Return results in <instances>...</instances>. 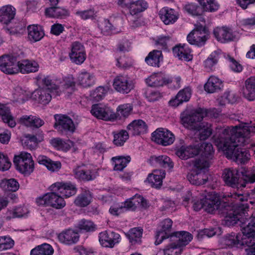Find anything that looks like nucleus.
Wrapping results in <instances>:
<instances>
[{"mask_svg": "<svg viewBox=\"0 0 255 255\" xmlns=\"http://www.w3.org/2000/svg\"><path fill=\"white\" fill-rule=\"evenodd\" d=\"M255 132V126L245 123L231 128L218 127L213 136L214 142L219 149L224 151L226 157L234 158L240 163H245L250 158L246 149L241 148L246 142V138Z\"/></svg>", "mask_w": 255, "mask_h": 255, "instance_id": "1", "label": "nucleus"}, {"mask_svg": "<svg viewBox=\"0 0 255 255\" xmlns=\"http://www.w3.org/2000/svg\"><path fill=\"white\" fill-rule=\"evenodd\" d=\"M232 200L236 202V206L229 212H224L226 214L225 221L228 225H234L238 222L241 223L242 231L244 236H255V224L247 218L249 208L248 193H234L231 194Z\"/></svg>", "mask_w": 255, "mask_h": 255, "instance_id": "2", "label": "nucleus"}, {"mask_svg": "<svg viewBox=\"0 0 255 255\" xmlns=\"http://www.w3.org/2000/svg\"><path fill=\"white\" fill-rule=\"evenodd\" d=\"M203 110L199 109L195 111H185L180 115V122L186 128L196 130L198 129L201 124L204 116Z\"/></svg>", "mask_w": 255, "mask_h": 255, "instance_id": "3", "label": "nucleus"}, {"mask_svg": "<svg viewBox=\"0 0 255 255\" xmlns=\"http://www.w3.org/2000/svg\"><path fill=\"white\" fill-rule=\"evenodd\" d=\"M16 169L25 175H30L34 170V164L31 154L27 152H21L13 158Z\"/></svg>", "mask_w": 255, "mask_h": 255, "instance_id": "4", "label": "nucleus"}, {"mask_svg": "<svg viewBox=\"0 0 255 255\" xmlns=\"http://www.w3.org/2000/svg\"><path fill=\"white\" fill-rule=\"evenodd\" d=\"M58 191H52L36 198V202L39 206H50L57 209H61L66 205L63 198Z\"/></svg>", "mask_w": 255, "mask_h": 255, "instance_id": "5", "label": "nucleus"}, {"mask_svg": "<svg viewBox=\"0 0 255 255\" xmlns=\"http://www.w3.org/2000/svg\"><path fill=\"white\" fill-rule=\"evenodd\" d=\"M55 123L54 127L60 133H73L75 130V126L73 121L68 116L64 115H55Z\"/></svg>", "mask_w": 255, "mask_h": 255, "instance_id": "6", "label": "nucleus"}, {"mask_svg": "<svg viewBox=\"0 0 255 255\" xmlns=\"http://www.w3.org/2000/svg\"><path fill=\"white\" fill-rule=\"evenodd\" d=\"M208 36V31L205 27L201 25L193 30L188 35L187 39L191 44L202 46L205 44Z\"/></svg>", "mask_w": 255, "mask_h": 255, "instance_id": "7", "label": "nucleus"}, {"mask_svg": "<svg viewBox=\"0 0 255 255\" xmlns=\"http://www.w3.org/2000/svg\"><path fill=\"white\" fill-rule=\"evenodd\" d=\"M0 70L7 74H14L19 71L16 58L11 55H4L0 57Z\"/></svg>", "mask_w": 255, "mask_h": 255, "instance_id": "8", "label": "nucleus"}, {"mask_svg": "<svg viewBox=\"0 0 255 255\" xmlns=\"http://www.w3.org/2000/svg\"><path fill=\"white\" fill-rule=\"evenodd\" d=\"M152 139L159 144L167 146L173 143L175 137L170 131L159 128L152 133Z\"/></svg>", "mask_w": 255, "mask_h": 255, "instance_id": "9", "label": "nucleus"}, {"mask_svg": "<svg viewBox=\"0 0 255 255\" xmlns=\"http://www.w3.org/2000/svg\"><path fill=\"white\" fill-rule=\"evenodd\" d=\"M39 80L45 88L50 91L54 97L60 96L62 90L60 89L61 86V81L57 78H53L50 76H41L39 77Z\"/></svg>", "mask_w": 255, "mask_h": 255, "instance_id": "10", "label": "nucleus"}, {"mask_svg": "<svg viewBox=\"0 0 255 255\" xmlns=\"http://www.w3.org/2000/svg\"><path fill=\"white\" fill-rule=\"evenodd\" d=\"M113 85L117 92L122 94H128L134 88L132 81L126 75L116 76Z\"/></svg>", "mask_w": 255, "mask_h": 255, "instance_id": "11", "label": "nucleus"}, {"mask_svg": "<svg viewBox=\"0 0 255 255\" xmlns=\"http://www.w3.org/2000/svg\"><path fill=\"white\" fill-rule=\"evenodd\" d=\"M91 113L97 118L105 121H111L117 118L116 114L111 108L101 104L94 105Z\"/></svg>", "mask_w": 255, "mask_h": 255, "instance_id": "12", "label": "nucleus"}, {"mask_svg": "<svg viewBox=\"0 0 255 255\" xmlns=\"http://www.w3.org/2000/svg\"><path fill=\"white\" fill-rule=\"evenodd\" d=\"M73 172L76 178L84 181L94 180L98 175L97 169L88 168L84 165L77 166Z\"/></svg>", "mask_w": 255, "mask_h": 255, "instance_id": "13", "label": "nucleus"}, {"mask_svg": "<svg viewBox=\"0 0 255 255\" xmlns=\"http://www.w3.org/2000/svg\"><path fill=\"white\" fill-rule=\"evenodd\" d=\"M69 56L72 62L81 64L86 59V53L84 46L79 42L75 41L71 46V52Z\"/></svg>", "mask_w": 255, "mask_h": 255, "instance_id": "14", "label": "nucleus"}, {"mask_svg": "<svg viewBox=\"0 0 255 255\" xmlns=\"http://www.w3.org/2000/svg\"><path fill=\"white\" fill-rule=\"evenodd\" d=\"M99 242L104 247L113 248L121 240V236L114 232H102L99 234Z\"/></svg>", "mask_w": 255, "mask_h": 255, "instance_id": "15", "label": "nucleus"}, {"mask_svg": "<svg viewBox=\"0 0 255 255\" xmlns=\"http://www.w3.org/2000/svg\"><path fill=\"white\" fill-rule=\"evenodd\" d=\"M51 191H58L62 196L69 197L77 192L75 186L70 182H56L50 186Z\"/></svg>", "mask_w": 255, "mask_h": 255, "instance_id": "16", "label": "nucleus"}, {"mask_svg": "<svg viewBox=\"0 0 255 255\" xmlns=\"http://www.w3.org/2000/svg\"><path fill=\"white\" fill-rule=\"evenodd\" d=\"M222 177L224 181L228 186L233 188H239V185L240 187L246 186L245 184H239L238 171L236 169H225L223 172Z\"/></svg>", "mask_w": 255, "mask_h": 255, "instance_id": "17", "label": "nucleus"}, {"mask_svg": "<svg viewBox=\"0 0 255 255\" xmlns=\"http://www.w3.org/2000/svg\"><path fill=\"white\" fill-rule=\"evenodd\" d=\"M172 221L170 219H166L161 223V229L157 232L156 235L155 244L158 245L161 243L162 241L169 237H173V233H171Z\"/></svg>", "mask_w": 255, "mask_h": 255, "instance_id": "18", "label": "nucleus"}, {"mask_svg": "<svg viewBox=\"0 0 255 255\" xmlns=\"http://www.w3.org/2000/svg\"><path fill=\"white\" fill-rule=\"evenodd\" d=\"M213 34L216 39L222 43L233 41L236 38L231 29L226 27H216Z\"/></svg>", "mask_w": 255, "mask_h": 255, "instance_id": "19", "label": "nucleus"}, {"mask_svg": "<svg viewBox=\"0 0 255 255\" xmlns=\"http://www.w3.org/2000/svg\"><path fill=\"white\" fill-rule=\"evenodd\" d=\"M176 154L181 159L186 160L199 154L197 145H182L176 149Z\"/></svg>", "mask_w": 255, "mask_h": 255, "instance_id": "20", "label": "nucleus"}, {"mask_svg": "<svg viewBox=\"0 0 255 255\" xmlns=\"http://www.w3.org/2000/svg\"><path fill=\"white\" fill-rule=\"evenodd\" d=\"M147 128L146 124L142 120H135L127 126L128 131L133 135L145 133Z\"/></svg>", "mask_w": 255, "mask_h": 255, "instance_id": "21", "label": "nucleus"}, {"mask_svg": "<svg viewBox=\"0 0 255 255\" xmlns=\"http://www.w3.org/2000/svg\"><path fill=\"white\" fill-rule=\"evenodd\" d=\"M242 92L244 97L250 101L255 99V77H251L245 81Z\"/></svg>", "mask_w": 255, "mask_h": 255, "instance_id": "22", "label": "nucleus"}, {"mask_svg": "<svg viewBox=\"0 0 255 255\" xmlns=\"http://www.w3.org/2000/svg\"><path fill=\"white\" fill-rule=\"evenodd\" d=\"M159 14L162 21L166 25L174 23L178 18L175 11L168 7L161 9Z\"/></svg>", "mask_w": 255, "mask_h": 255, "instance_id": "23", "label": "nucleus"}, {"mask_svg": "<svg viewBox=\"0 0 255 255\" xmlns=\"http://www.w3.org/2000/svg\"><path fill=\"white\" fill-rule=\"evenodd\" d=\"M58 237L60 242L67 245L75 244L79 239L78 233L70 229L60 233Z\"/></svg>", "mask_w": 255, "mask_h": 255, "instance_id": "24", "label": "nucleus"}, {"mask_svg": "<svg viewBox=\"0 0 255 255\" xmlns=\"http://www.w3.org/2000/svg\"><path fill=\"white\" fill-rule=\"evenodd\" d=\"M15 9L10 5L0 8V22L5 24L9 23L14 18Z\"/></svg>", "mask_w": 255, "mask_h": 255, "instance_id": "25", "label": "nucleus"}, {"mask_svg": "<svg viewBox=\"0 0 255 255\" xmlns=\"http://www.w3.org/2000/svg\"><path fill=\"white\" fill-rule=\"evenodd\" d=\"M92 193L87 189H82V192L75 198L74 204L79 207H85L89 205L92 201Z\"/></svg>", "mask_w": 255, "mask_h": 255, "instance_id": "26", "label": "nucleus"}, {"mask_svg": "<svg viewBox=\"0 0 255 255\" xmlns=\"http://www.w3.org/2000/svg\"><path fill=\"white\" fill-rule=\"evenodd\" d=\"M187 178L192 184L200 185L205 184L208 180L207 175L204 172L194 170L193 172L189 173Z\"/></svg>", "mask_w": 255, "mask_h": 255, "instance_id": "27", "label": "nucleus"}, {"mask_svg": "<svg viewBox=\"0 0 255 255\" xmlns=\"http://www.w3.org/2000/svg\"><path fill=\"white\" fill-rule=\"evenodd\" d=\"M32 95L36 100L43 104L48 103L54 97L50 91L43 88L35 90Z\"/></svg>", "mask_w": 255, "mask_h": 255, "instance_id": "28", "label": "nucleus"}, {"mask_svg": "<svg viewBox=\"0 0 255 255\" xmlns=\"http://www.w3.org/2000/svg\"><path fill=\"white\" fill-rule=\"evenodd\" d=\"M45 13L46 16L50 17L64 18L69 16V11L63 7L52 6L47 8Z\"/></svg>", "mask_w": 255, "mask_h": 255, "instance_id": "29", "label": "nucleus"}, {"mask_svg": "<svg viewBox=\"0 0 255 255\" xmlns=\"http://www.w3.org/2000/svg\"><path fill=\"white\" fill-rule=\"evenodd\" d=\"M174 237L177 238V240H174V242H176V245L180 246L182 250L184 247L188 244L193 239L192 235L185 231L173 233V237Z\"/></svg>", "mask_w": 255, "mask_h": 255, "instance_id": "30", "label": "nucleus"}, {"mask_svg": "<svg viewBox=\"0 0 255 255\" xmlns=\"http://www.w3.org/2000/svg\"><path fill=\"white\" fill-rule=\"evenodd\" d=\"M223 87L222 82L215 76H211L204 85L205 90L209 93L219 91Z\"/></svg>", "mask_w": 255, "mask_h": 255, "instance_id": "31", "label": "nucleus"}, {"mask_svg": "<svg viewBox=\"0 0 255 255\" xmlns=\"http://www.w3.org/2000/svg\"><path fill=\"white\" fill-rule=\"evenodd\" d=\"M38 162L40 164L45 165L47 168L52 172L59 170L61 167L60 161H54L44 155H39L37 158Z\"/></svg>", "mask_w": 255, "mask_h": 255, "instance_id": "32", "label": "nucleus"}, {"mask_svg": "<svg viewBox=\"0 0 255 255\" xmlns=\"http://www.w3.org/2000/svg\"><path fill=\"white\" fill-rule=\"evenodd\" d=\"M19 71L22 74L35 72L38 71L39 65L35 61L23 60L18 62Z\"/></svg>", "mask_w": 255, "mask_h": 255, "instance_id": "33", "label": "nucleus"}, {"mask_svg": "<svg viewBox=\"0 0 255 255\" xmlns=\"http://www.w3.org/2000/svg\"><path fill=\"white\" fill-rule=\"evenodd\" d=\"M165 172L161 171H155L153 173L149 174L146 181L152 187L159 188L162 183V179Z\"/></svg>", "mask_w": 255, "mask_h": 255, "instance_id": "34", "label": "nucleus"}, {"mask_svg": "<svg viewBox=\"0 0 255 255\" xmlns=\"http://www.w3.org/2000/svg\"><path fill=\"white\" fill-rule=\"evenodd\" d=\"M28 37L33 42L39 41L44 35L41 27L37 25H29L27 27Z\"/></svg>", "mask_w": 255, "mask_h": 255, "instance_id": "35", "label": "nucleus"}, {"mask_svg": "<svg viewBox=\"0 0 255 255\" xmlns=\"http://www.w3.org/2000/svg\"><path fill=\"white\" fill-rule=\"evenodd\" d=\"M0 116L2 120L5 123L13 128L15 127L16 123L13 117L12 116L9 109L5 105L0 104Z\"/></svg>", "mask_w": 255, "mask_h": 255, "instance_id": "36", "label": "nucleus"}, {"mask_svg": "<svg viewBox=\"0 0 255 255\" xmlns=\"http://www.w3.org/2000/svg\"><path fill=\"white\" fill-rule=\"evenodd\" d=\"M146 83L150 87H158L163 86L166 83H168L165 80L162 73H156L151 75L146 79Z\"/></svg>", "mask_w": 255, "mask_h": 255, "instance_id": "37", "label": "nucleus"}, {"mask_svg": "<svg viewBox=\"0 0 255 255\" xmlns=\"http://www.w3.org/2000/svg\"><path fill=\"white\" fill-rule=\"evenodd\" d=\"M77 82L81 86L87 88L95 84V78L93 74L84 72L80 73L77 78Z\"/></svg>", "mask_w": 255, "mask_h": 255, "instance_id": "38", "label": "nucleus"}, {"mask_svg": "<svg viewBox=\"0 0 255 255\" xmlns=\"http://www.w3.org/2000/svg\"><path fill=\"white\" fill-rule=\"evenodd\" d=\"M191 51L185 49L184 46H176L173 48V53L174 56L181 60L189 61L192 59Z\"/></svg>", "mask_w": 255, "mask_h": 255, "instance_id": "39", "label": "nucleus"}, {"mask_svg": "<svg viewBox=\"0 0 255 255\" xmlns=\"http://www.w3.org/2000/svg\"><path fill=\"white\" fill-rule=\"evenodd\" d=\"M142 231V229L134 228L130 229L128 233H126L125 235L131 244H140L141 242V239Z\"/></svg>", "mask_w": 255, "mask_h": 255, "instance_id": "40", "label": "nucleus"}, {"mask_svg": "<svg viewBox=\"0 0 255 255\" xmlns=\"http://www.w3.org/2000/svg\"><path fill=\"white\" fill-rule=\"evenodd\" d=\"M162 60L161 51L154 50L150 52L145 58V61L150 66L159 67L160 61Z\"/></svg>", "mask_w": 255, "mask_h": 255, "instance_id": "41", "label": "nucleus"}, {"mask_svg": "<svg viewBox=\"0 0 255 255\" xmlns=\"http://www.w3.org/2000/svg\"><path fill=\"white\" fill-rule=\"evenodd\" d=\"M148 7L147 3L144 0H139L133 1L128 7L131 15H135L143 11Z\"/></svg>", "mask_w": 255, "mask_h": 255, "instance_id": "42", "label": "nucleus"}, {"mask_svg": "<svg viewBox=\"0 0 255 255\" xmlns=\"http://www.w3.org/2000/svg\"><path fill=\"white\" fill-rule=\"evenodd\" d=\"M53 249L48 244L38 246L31 251L30 255H52Z\"/></svg>", "mask_w": 255, "mask_h": 255, "instance_id": "43", "label": "nucleus"}, {"mask_svg": "<svg viewBox=\"0 0 255 255\" xmlns=\"http://www.w3.org/2000/svg\"><path fill=\"white\" fill-rule=\"evenodd\" d=\"M112 160L113 164L114 165V170L122 171L130 161V157L129 156L126 157L122 156H116L113 157Z\"/></svg>", "mask_w": 255, "mask_h": 255, "instance_id": "44", "label": "nucleus"}, {"mask_svg": "<svg viewBox=\"0 0 255 255\" xmlns=\"http://www.w3.org/2000/svg\"><path fill=\"white\" fill-rule=\"evenodd\" d=\"M241 235L232 233L225 236L222 239V243L225 245L232 247L234 246L240 245L241 242Z\"/></svg>", "mask_w": 255, "mask_h": 255, "instance_id": "45", "label": "nucleus"}, {"mask_svg": "<svg viewBox=\"0 0 255 255\" xmlns=\"http://www.w3.org/2000/svg\"><path fill=\"white\" fill-rule=\"evenodd\" d=\"M196 130L201 131L199 138L201 140H204L208 138L212 133V129L211 128V124L207 122H203L200 124V126Z\"/></svg>", "mask_w": 255, "mask_h": 255, "instance_id": "46", "label": "nucleus"}, {"mask_svg": "<svg viewBox=\"0 0 255 255\" xmlns=\"http://www.w3.org/2000/svg\"><path fill=\"white\" fill-rule=\"evenodd\" d=\"M199 147V153H201V156L209 160L211 159L214 154V150L212 145L210 143L203 142Z\"/></svg>", "mask_w": 255, "mask_h": 255, "instance_id": "47", "label": "nucleus"}, {"mask_svg": "<svg viewBox=\"0 0 255 255\" xmlns=\"http://www.w3.org/2000/svg\"><path fill=\"white\" fill-rule=\"evenodd\" d=\"M204 210L209 213H213L219 207L220 202L218 199L205 198L204 199Z\"/></svg>", "mask_w": 255, "mask_h": 255, "instance_id": "48", "label": "nucleus"}, {"mask_svg": "<svg viewBox=\"0 0 255 255\" xmlns=\"http://www.w3.org/2000/svg\"><path fill=\"white\" fill-rule=\"evenodd\" d=\"M204 11L213 12L217 10L219 5L215 0H196Z\"/></svg>", "mask_w": 255, "mask_h": 255, "instance_id": "49", "label": "nucleus"}, {"mask_svg": "<svg viewBox=\"0 0 255 255\" xmlns=\"http://www.w3.org/2000/svg\"><path fill=\"white\" fill-rule=\"evenodd\" d=\"M152 160H154L159 166L163 167L172 168L174 164L170 158L165 155H162L158 156H153L151 157Z\"/></svg>", "mask_w": 255, "mask_h": 255, "instance_id": "50", "label": "nucleus"}, {"mask_svg": "<svg viewBox=\"0 0 255 255\" xmlns=\"http://www.w3.org/2000/svg\"><path fill=\"white\" fill-rule=\"evenodd\" d=\"M191 161L194 170L197 171H202V170L206 169L209 166V160L202 156L192 160Z\"/></svg>", "mask_w": 255, "mask_h": 255, "instance_id": "51", "label": "nucleus"}, {"mask_svg": "<svg viewBox=\"0 0 255 255\" xmlns=\"http://www.w3.org/2000/svg\"><path fill=\"white\" fill-rule=\"evenodd\" d=\"M182 251V249L176 242L169 244L163 249L164 255H180Z\"/></svg>", "mask_w": 255, "mask_h": 255, "instance_id": "52", "label": "nucleus"}, {"mask_svg": "<svg viewBox=\"0 0 255 255\" xmlns=\"http://www.w3.org/2000/svg\"><path fill=\"white\" fill-rule=\"evenodd\" d=\"M141 198H139V195L136 194L132 197L127 200L124 203V208L128 210L134 211L139 206Z\"/></svg>", "mask_w": 255, "mask_h": 255, "instance_id": "53", "label": "nucleus"}, {"mask_svg": "<svg viewBox=\"0 0 255 255\" xmlns=\"http://www.w3.org/2000/svg\"><path fill=\"white\" fill-rule=\"evenodd\" d=\"M219 55L216 52L212 53L208 58L204 61L205 68L207 70H212L214 66L217 63Z\"/></svg>", "mask_w": 255, "mask_h": 255, "instance_id": "54", "label": "nucleus"}, {"mask_svg": "<svg viewBox=\"0 0 255 255\" xmlns=\"http://www.w3.org/2000/svg\"><path fill=\"white\" fill-rule=\"evenodd\" d=\"M50 144L57 149L68 150L71 148V145L68 142H66L62 139L57 137L53 138L50 140Z\"/></svg>", "mask_w": 255, "mask_h": 255, "instance_id": "55", "label": "nucleus"}, {"mask_svg": "<svg viewBox=\"0 0 255 255\" xmlns=\"http://www.w3.org/2000/svg\"><path fill=\"white\" fill-rule=\"evenodd\" d=\"M128 133L126 130H122L114 134V143L117 146H122L128 138Z\"/></svg>", "mask_w": 255, "mask_h": 255, "instance_id": "56", "label": "nucleus"}, {"mask_svg": "<svg viewBox=\"0 0 255 255\" xmlns=\"http://www.w3.org/2000/svg\"><path fill=\"white\" fill-rule=\"evenodd\" d=\"M132 109V104L129 103L124 104L118 106L117 112L119 116L126 118L131 114Z\"/></svg>", "mask_w": 255, "mask_h": 255, "instance_id": "57", "label": "nucleus"}, {"mask_svg": "<svg viewBox=\"0 0 255 255\" xmlns=\"http://www.w3.org/2000/svg\"><path fill=\"white\" fill-rule=\"evenodd\" d=\"M14 241L9 237H0V252L10 249L13 247Z\"/></svg>", "mask_w": 255, "mask_h": 255, "instance_id": "58", "label": "nucleus"}, {"mask_svg": "<svg viewBox=\"0 0 255 255\" xmlns=\"http://www.w3.org/2000/svg\"><path fill=\"white\" fill-rule=\"evenodd\" d=\"M5 187V189L15 192L19 188V184L14 179H10L3 180L1 183Z\"/></svg>", "mask_w": 255, "mask_h": 255, "instance_id": "59", "label": "nucleus"}, {"mask_svg": "<svg viewBox=\"0 0 255 255\" xmlns=\"http://www.w3.org/2000/svg\"><path fill=\"white\" fill-rule=\"evenodd\" d=\"M96 11L93 8L78 11L76 12V15L79 16L82 19L86 20L88 19H94L97 16Z\"/></svg>", "mask_w": 255, "mask_h": 255, "instance_id": "60", "label": "nucleus"}, {"mask_svg": "<svg viewBox=\"0 0 255 255\" xmlns=\"http://www.w3.org/2000/svg\"><path fill=\"white\" fill-rule=\"evenodd\" d=\"M78 227L79 229L86 232H93L96 229V225L92 222L86 220H82L79 223Z\"/></svg>", "mask_w": 255, "mask_h": 255, "instance_id": "61", "label": "nucleus"}, {"mask_svg": "<svg viewBox=\"0 0 255 255\" xmlns=\"http://www.w3.org/2000/svg\"><path fill=\"white\" fill-rule=\"evenodd\" d=\"M25 145L30 149L35 148L38 144V140L36 136L27 134L25 135Z\"/></svg>", "mask_w": 255, "mask_h": 255, "instance_id": "62", "label": "nucleus"}, {"mask_svg": "<svg viewBox=\"0 0 255 255\" xmlns=\"http://www.w3.org/2000/svg\"><path fill=\"white\" fill-rule=\"evenodd\" d=\"M184 9L187 12L193 15H200L201 12L200 7L195 3L186 4Z\"/></svg>", "mask_w": 255, "mask_h": 255, "instance_id": "63", "label": "nucleus"}, {"mask_svg": "<svg viewBox=\"0 0 255 255\" xmlns=\"http://www.w3.org/2000/svg\"><path fill=\"white\" fill-rule=\"evenodd\" d=\"M14 95L18 100L22 101H25L28 96V94L25 89L20 86L15 88Z\"/></svg>", "mask_w": 255, "mask_h": 255, "instance_id": "64", "label": "nucleus"}]
</instances>
